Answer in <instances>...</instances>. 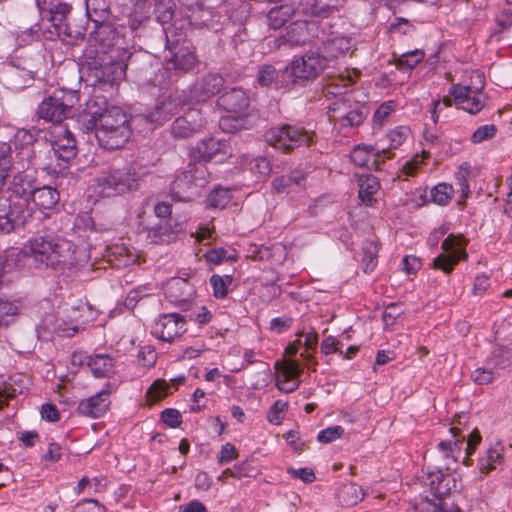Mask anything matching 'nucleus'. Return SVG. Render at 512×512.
<instances>
[{
	"label": "nucleus",
	"instance_id": "412c9836",
	"mask_svg": "<svg viewBox=\"0 0 512 512\" xmlns=\"http://www.w3.org/2000/svg\"><path fill=\"white\" fill-rule=\"evenodd\" d=\"M204 124L201 111L191 108L173 122L171 132L175 138H187L199 132Z\"/></svg>",
	"mask_w": 512,
	"mask_h": 512
},
{
	"label": "nucleus",
	"instance_id": "3c124183",
	"mask_svg": "<svg viewBox=\"0 0 512 512\" xmlns=\"http://www.w3.org/2000/svg\"><path fill=\"white\" fill-rule=\"evenodd\" d=\"M10 190L18 197H23L32 191L30 181L22 174H17L13 177Z\"/></svg>",
	"mask_w": 512,
	"mask_h": 512
},
{
	"label": "nucleus",
	"instance_id": "de8ad7c7",
	"mask_svg": "<svg viewBox=\"0 0 512 512\" xmlns=\"http://www.w3.org/2000/svg\"><path fill=\"white\" fill-rule=\"evenodd\" d=\"M232 201L229 189L217 188L208 196V206L215 209H224Z\"/></svg>",
	"mask_w": 512,
	"mask_h": 512
},
{
	"label": "nucleus",
	"instance_id": "a878e982",
	"mask_svg": "<svg viewBox=\"0 0 512 512\" xmlns=\"http://www.w3.org/2000/svg\"><path fill=\"white\" fill-rule=\"evenodd\" d=\"M30 196L35 207L45 215L54 209L60 199L59 192L50 186L33 189Z\"/></svg>",
	"mask_w": 512,
	"mask_h": 512
},
{
	"label": "nucleus",
	"instance_id": "09e8293b",
	"mask_svg": "<svg viewBox=\"0 0 512 512\" xmlns=\"http://www.w3.org/2000/svg\"><path fill=\"white\" fill-rule=\"evenodd\" d=\"M289 11L284 7H274L267 14V21L271 28L278 29L282 27L289 18Z\"/></svg>",
	"mask_w": 512,
	"mask_h": 512
},
{
	"label": "nucleus",
	"instance_id": "423d86ee",
	"mask_svg": "<svg viewBox=\"0 0 512 512\" xmlns=\"http://www.w3.org/2000/svg\"><path fill=\"white\" fill-rule=\"evenodd\" d=\"M79 101L77 91H58L45 98L38 107L40 118L53 123H61L71 113Z\"/></svg>",
	"mask_w": 512,
	"mask_h": 512
},
{
	"label": "nucleus",
	"instance_id": "0e129e2a",
	"mask_svg": "<svg viewBox=\"0 0 512 512\" xmlns=\"http://www.w3.org/2000/svg\"><path fill=\"white\" fill-rule=\"evenodd\" d=\"M494 375V371L490 368H478L473 372L472 378L479 385H488L493 382Z\"/></svg>",
	"mask_w": 512,
	"mask_h": 512
},
{
	"label": "nucleus",
	"instance_id": "2f4dec72",
	"mask_svg": "<svg viewBox=\"0 0 512 512\" xmlns=\"http://www.w3.org/2000/svg\"><path fill=\"white\" fill-rule=\"evenodd\" d=\"M472 174L473 169L468 162L460 164L455 172V180L461 191L459 204H463L471 193L469 181Z\"/></svg>",
	"mask_w": 512,
	"mask_h": 512
},
{
	"label": "nucleus",
	"instance_id": "1a4fd4ad",
	"mask_svg": "<svg viewBox=\"0 0 512 512\" xmlns=\"http://www.w3.org/2000/svg\"><path fill=\"white\" fill-rule=\"evenodd\" d=\"M466 245L467 241L462 235L450 234L442 242L441 248L443 252L434 259V267L446 274H450L460 260H467Z\"/></svg>",
	"mask_w": 512,
	"mask_h": 512
},
{
	"label": "nucleus",
	"instance_id": "ea45409f",
	"mask_svg": "<svg viewBox=\"0 0 512 512\" xmlns=\"http://www.w3.org/2000/svg\"><path fill=\"white\" fill-rule=\"evenodd\" d=\"M424 58L425 52L420 49H415L395 58V64L399 70H412L422 62Z\"/></svg>",
	"mask_w": 512,
	"mask_h": 512
},
{
	"label": "nucleus",
	"instance_id": "58836bf2",
	"mask_svg": "<svg viewBox=\"0 0 512 512\" xmlns=\"http://www.w3.org/2000/svg\"><path fill=\"white\" fill-rule=\"evenodd\" d=\"M297 334L301 335L302 344L301 346L304 348V351L301 352V357L306 360L308 363L314 360V353L316 351V347L318 344V333L315 330H310L308 332H298Z\"/></svg>",
	"mask_w": 512,
	"mask_h": 512
},
{
	"label": "nucleus",
	"instance_id": "2eb2a0df",
	"mask_svg": "<svg viewBox=\"0 0 512 512\" xmlns=\"http://www.w3.org/2000/svg\"><path fill=\"white\" fill-rule=\"evenodd\" d=\"M276 386L279 390L291 393L300 386L302 369L298 361L288 358L275 364Z\"/></svg>",
	"mask_w": 512,
	"mask_h": 512
},
{
	"label": "nucleus",
	"instance_id": "b1692460",
	"mask_svg": "<svg viewBox=\"0 0 512 512\" xmlns=\"http://www.w3.org/2000/svg\"><path fill=\"white\" fill-rule=\"evenodd\" d=\"M449 431L451 438L440 441L437 449L444 459L457 462L462 453L465 435L458 427H451Z\"/></svg>",
	"mask_w": 512,
	"mask_h": 512
},
{
	"label": "nucleus",
	"instance_id": "e433bc0d",
	"mask_svg": "<svg viewBox=\"0 0 512 512\" xmlns=\"http://www.w3.org/2000/svg\"><path fill=\"white\" fill-rule=\"evenodd\" d=\"M454 193L455 191L451 184L439 183L430 191L431 201L439 206H446L451 202Z\"/></svg>",
	"mask_w": 512,
	"mask_h": 512
},
{
	"label": "nucleus",
	"instance_id": "39448f33",
	"mask_svg": "<svg viewBox=\"0 0 512 512\" xmlns=\"http://www.w3.org/2000/svg\"><path fill=\"white\" fill-rule=\"evenodd\" d=\"M101 193L105 196L124 194L139 187V176L133 165L113 168L107 171L100 179Z\"/></svg>",
	"mask_w": 512,
	"mask_h": 512
},
{
	"label": "nucleus",
	"instance_id": "ddd939ff",
	"mask_svg": "<svg viewBox=\"0 0 512 512\" xmlns=\"http://www.w3.org/2000/svg\"><path fill=\"white\" fill-rule=\"evenodd\" d=\"M231 154L232 150L228 141L210 137L202 140L192 149L191 158L202 162L212 159L222 161Z\"/></svg>",
	"mask_w": 512,
	"mask_h": 512
},
{
	"label": "nucleus",
	"instance_id": "680f3d73",
	"mask_svg": "<svg viewBox=\"0 0 512 512\" xmlns=\"http://www.w3.org/2000/svg\"><path fill=\"white\" fill-rule=\"evenodd\" d=\"M250 170L254 174H258L260 176H267L271 172V165L267 158L256 157L250 163Z\"/></svg>",
	"mask_w": 512,
	"mask_h": 512
},
{
	"label": "nucleus",
	"instance_id": "338daca9",
	"mask_svg": "<svg viewBox=\"0 0 512 512\" xmlns=\"http://www.w3.org/2000/svg\"><path fill=\"white\" fill-rule=\"evenodd\" d=\"M496 22L502 29L512 26V2H507L496 18Z\"/></svg>",
	"mask_w": 512,
	"mask_h": 512
},
{
	"label": "nucleus",
	"instance_id": "5fc2aeb1",
	"mask_svg": "<svg viewBox=\"0 0 512 512\" xmlns=\"http://www.w3.org/2000/svg\"><path fill=\"white\" fill-rule=\"evenodd\" d=\"M497 132L494 124H487L480 126L471 136V141L475 144L481 143L485 140L492 139Z\"/></svg>",
	"mask_w": 512,
	"mask_h": 512
},
{
	"label": "nucleus",
	"instance_id": "6ab92c4d",
	"mask_svg": "<svg viewBox=\"0 0 512 512\" xmlns=\"http://www.w3.org/2000/svg\"><path fill=\"white\" fill-rule=\"evenodd\" d=\"M26 215L22 205L10 203L0 194V233L9 234L25 223Z\"/></svg>",
	"mask_w": 512,
	"mask_h": 512
},
{
	"label": "nucleus",
	"instance_id": "864d4df0",
	"mask_svg": "<svg viewBox=\"0 0 512 512\" xmlns=\"http://www.w3.org/2000/svg\"><path fill=\"white\" fill-rule=\"evenodd\" d=\"M18 314V307L7 300H0V325H7Z\"/></svg>",
	"mask_w": 512,
	"mask_h": 512
},
{
	"label": "nucleus",
	"instance_id": "7ed1b4c3",
	"mask_svg": "<svg viewBox=\"0 0 512 512\" xmlns=\"http://www.w3.org/2000/svg\"><path fill=\"white\" fill-rule=\"evenodd\" d=\"M328 67V58L316 51L294 57L285 67V74L293 84L305 86L316 80Z\"/></svg>",
	"mask_w": 512,
	"mask_h": 512
},
{
	"label": "nucleus",
	"instance_id": "0eeeda50",
	"mask_svg": "<svg viewBox=\"0 0 512 512\" xmlns=\"http://www.w3.org/2000/svg\"><path fill=\"white\" fill-rule=\"evenodd\" d=\"M166 48L168 53L164 57L168 70L187 73L198 64L195 47L188 41H170L167 36Z\"/></svg>",
	"mask_w": 512,
	"mask_h": 512
},
{
	"label": "nucleus",
	"instance_id": "4c0bfd02",
	"mask_svg": "<svg viewBox=\"0 0 512 512\" xmlns=\"http://www.w3.org/2000/svg\"><path fill=\"white\" fill-rule=\"evenodd\" d=\"M189 285L186 280L175 278L167 283L166 293L175 303L183 302L188 296Z\"/></svg>",
	"mask_w": 512,
	"mask_h": 512
},
{
	"label": "nucleus",
	"instance_id": "473e14b6",
	"mask_svg": "<svg viewBox=\"0 0 512 512\" xmlns=\"http://www.w3.org/2000/svg\"><path fill=\"white\" fill-rule=\"evenodd\" d=\"M380 184L373 175H366L360 178L359 197L366 205L371 206L375 202V195L379 191Z\"/></svg>",
	"mask_w": 512,
	"mask_h": 512
},
{
	"label": "nucleus",
	"instance_id": "a19ab883",
	"mask_svg": "<svg viewBox=\"0 0 512 512\" xmlns=\"http://www.w3.org/2000/svg\"><path fill=\"white\" fill-rule=\"evenodd\" d=\"M233 280V277L229 275H212L210 277V285L213 289L214 297L217 299H224L229 293Z\"/></svg>",
	"mask_w": 512,
	"mask_h": 512
},
{
	"label": "nucleus",
	"instance_id": "13d9d810",
	"mask_svg": "<svg viewBox=\"0 0 512 512\" xmlns=\"http://www.w3.org/2000/svg\"><path fill=\"white\" fill-rule=\"evenodd\" d=\"M342 343L334 336L325 337L320 345L321 352L325 355H330L334 353H338L339 355L343 354L342 351Z\"/></svg>",
	"mask_w": 512,
	"mask_h": 512
},
{
	"label": "nucleus",
	"instance_id": "8fccbe9b",
	"mask_svg": "<svg viewBox=\"0 0 512 512\" xmlns=\"http://www.w3.org/2000/svg\"><path fill=\"white\" fill-rule=\"evenodd\" d=\"M288 409V402L283 400H276L270 407L267 420L273 425H279L283 420V414Z\"/></svg>",
	"mask_w": 512,
	"mask_h": 512
},
{
	"label": "nucleus",
	"instance_id": "9d476101",
	"mask_svg": "<svg viewBox=\"0 0 512 512\" xmlns=\"http://www.w3.org/2000/svg\"><path fill=\"white\" fill-rule=\"evenodd\" d=\"M131 55L128 49L117 47L115 54L109 56V61L101 65L100 68L95 69L94 76L97 81L111 85L121 82L125 78L128 61Z\"/></svg>",
	"mask_w": 512,
	"mask_h": 512
},
{
	"label": "nucleus",
	"instance_id": "4be33fe9",
	"mask_svg": "<svg viewBox=\"0 0 512 512\" xmlns=\"http://www.w3.org/2000/svg\"><path fill=\"white\" fill-rule=\"evenodd\" d=\"M223 84L224 80L220 75L208 73L193 86V97L198 102H204L219 93Z\"/></svg>",
	"mask_w": 512,
	"mask_h": 512
},
{
	"label": "nucleus",
	"instance_id": "6e6d98bb",
	"mask_svg": "<svg viewBox=\"0 0 512 512\" xmlns=\"http://www.w3.org/2000/svg\"><path fill=\"white\" fill-rule=\"evenodd\" d=\"M344 429L340 425L328 427L318 433L317 439L321 443H331L342 437Z\"/></svg>",
	"mask_w": 512,
	"mask_h": 512
},
{
	"label": "nucleus",
	"instance_id": "393cba45",
	"mask_svg": "<svg viewBox=\"0 0 512 512\" xmlns=\"http://www.w3.org/2000/svg\"><path fill=\"white\" fill-rule=\"evenodd\" d=\"M218 105L227 113L243 114L248 109L249 99L242 89L233 88L218 98Z\"/></svg>",
	"mask_w": 512,
	"mask_h": 512
},
{
	"label": "nucleus",
	"instance_id": "20e7f679",
	"mask_svg": "<svg viewBox=\"0 0 512 512\" xmlns=\"http://www.w3.org/2000/svg\"><path fill=\"white\" fill-rule=\"evenodd\" d=\"M264 137L270 146L284 153H291L297 148L309 147L314 143V132L289 124L271 127Z\"/></svg>",
	"mask_w": 512,
	"mask_h": 512
},
{
	"label": "nucleus",
	"instance_id": "bf43d9fd",
	"mask_svg": "<svg viewBox=\"0 0 512 512\" xmlns=\"http://www.w3.org/2000/svg\"><path fill=\"white\" fill-rule=\"evenodd\" d=\"M161 420L169 427L176 428L182 423V415L177 409L167 408L161 413Z\"/></svg>",
	"mask_w": 512,
	"mask_h": 512
},
{
	"label": "nucleus",
	"instance_id": "c03bdc74",
	"mask_svg": "<svg viewBox=\"0 0 512 512\" xmlns=\"http://www.w3.org/2000/svg\"><path fill=\"white\" fill-rule=\"evenodd\" d=\"M411 130L408 126H398L387 132L386 138L389 142V150L392 153L393 149L399 148L410 137Z\"/></svg>",
	"mask_w": 512,
	"mask_h": 512
},
{
	"label": "nucleus",
	"instance_id": "bb28decb",
	"mask_svg": "<svg viewBox=\"0 0 512 512\" xmlns=\"http://www.w3.org/2000/svg\"><path fill=\"white\" fill-rule=\"evenodd\" d=\"M87 365L95 377H111L115 372L116 359L109 354H93L87 357Z\"/></svg>",
	"mask_w": 512,
	"mask_h": 512
},
{
	"label": "nucleus",
	"instance_id": "774afa93",
	"mask_svg": "<svg viewBox=\"0 0 512 512\" xmlns=\"http://www.w3.org/2000/svg\"><path fill=\"white\" fill-rule=\"evenodd\" d=\"M277 77V71L273 66L262 67L258 72V82L263 86H269Z\"/></svg>",
	"mask_w": 512,
	"mask_h": 512
},
{
	"label": "nucleus",
	"instance_id": "a18cd8bd",
	"mask_svg": "<svg viewBox=\"0 0 512 512\" xmlns=\"http://www.w3.org/2000/svg\"><path fill=\"white\" fill-rule=\"evenodd\" d=\"M71 11V6L67 3L61 2L56 5H54L50 9V21L53 23L55 28V33L60 36L61 29L64 24L66 16Z\"/></svg>",
	"mask_w": 512,
	"mask_h": 512
},
{
	"label": "nucleus",
	"instance_id": "c756f323",
	"mask_svg": "<svg viewBox=\"0 0 512 512\" xmlns=\"http://www.w3.org/2000/svg\"><path fill=\"white\" fill-rule=\"evenodd\" d=\"M503 459V447L501 444L496 443L490 446L485 454L479 460V470L482 474H488L500 464Z\"/></svg>",
	"mask_w": 512,
	"mask_h": 512
},
{
	"label": "nucleus",
	"instance_id": "f704fd0d",
	"mask_svg": "<svg viewBox=\"0 0 512 512\" xmlns=\"http://www.w3.org/2000/svg\"><path fill=\"white\" fill-rule=\"evenodd\" d=\"M431 486L435 496L442 498L457 489L455 479L449 474L438 473L431 476Z\"/></svg>",
	"mask_w": 512,
	"mask_h": 512
},
{
	"label": "nucleus",
	"instance_id": "79ce46f5",
	"mask_svg": "<svg viewBox=\"0 0 512 512\" xmlns=\"http://www.w3.org/2000/svg\"><path fill=\"white\" fill-rule=\"evenodd\" d=\"M396 103L393 100L383 102L374 112L373 129L381 130L387 123L391 114L395 111Z\"/></svg>",
	"mask_w": 512,
	"mask_h": 512
},
{
	"label": "nucleus",
	"instance_id": "f8f14e48",
	"mask_svg": "<svg viewBox=\"0 0 512 512\" xmlns=\"http://www.w3.org/2000/svg\"><path fill=\"white\" fill-rule=\"evenodd\" d=\"M187 331V321L179 313H169L159 316L155 321L152 334L158 339L173 342Z\"/></svg>",
	"mask_w": 512,
	"mask_h": 512
},
{
	"label": "nucleus",
	"instance_id": "c9c22d12",
	"mask_svg": "<svg viewBox=\"0 0 512 512\" xmlns=\"http://www.w3.org/2000/svg\"><path fill=\"white\" fill-rule=\"evenodd\" d=\"M246 113L232 114L227 113L222 116L219 121L220 128L227 133H236L247 128Z\"/></svg>",
	"mask_w": 512,
	"mask_h": 512
},
{
	"label": "nucleus",
	"instance_id": "603ef678",
	"mask_svg": "<svg viewBox=\"0 0 512 512\" xmlns=\"http://www.w3.org/2000/svg\"><path fill=\"white\" fill-rule=\"evenodd\" d=\"M429 157L428 152L423 151L421 155H415L411 160L407 161L403 166V172L407 176H415L422 166L425 164V160Z\"/></svg>",
	"mask_w": 512,
	"mask_h": 512
},
{
	"label": "nucleus",
	"instance_id": "5701e85b",
	"mask_svg": "<svg viewBox=\"0 0 512 512\" xmlns=\"http://www.w3.org/2000/svg\"><path fill=\"white\" fill-rule=\"evenodd\" d=\"M91 39L102 49L103 53L115 54L113 47L119 42V34L110 23H97Z\"/></svg>",
	"mask_w": 512,
	"mask_h": 512
},
{
	"label": "nucleus",
	"instance_id": "f3484780",
	"mask_svg": "<svg viewBox=\"0 0 512 512\" xmlns=\"http://www.w3.org/2000/svg\"><path fill=\"white\" fill-rule=\"evenodd\" d=\"M113 391L111 383H106L95 395L80 401L77 412L89 418H100L109 410L110 396Z\"/></svg>",
	"mask_w": 512,
	"mask_h": 512
},
{
	"label": "nucleus",
	"instance_id": "6e6552de",
	"mask_svg": "<svg viewBox=\"0 0 512 512\" xmlns=\"http://www.w3.org/2000/svg\"><path fill=\"white\" fill-rule=\"evenodd\" d=\"M329 120L340 130L359 127L365 119L364 107L352 104L348 99L337 98L328 106Z\"/></svg>",
	"mask_w": 512,
	"mask_h": 512
},
{
	"label": "nucleus",
	"instance_id": "69168bd1",
	"mask_svg": "<svg viewBox=\"0 0 512 512\" xmlns=\"http://www.w3.org/2000/svg\"><path fill=\"white\" fill-rule=\"evenodd\" d=\"M73 512H106V509L98 501L88 499L78 503Z\"/></svg>",
	"mask_w": 512,
	"mask_h": 512
},
{
	"label": "nucleus",
	"instance_id": "4d7b16f0",
	"mask_svg": "<svg viewBox=\"0 0 512 512\" xmlns=\"http://www.w3.org/2000/svg\"><path fill=\"white\" fill-rule=\"evenodd\" d=\"M377 262V247L376 245L370 244L369 247L364 249V255L362 258L364 272H372L377 266Z\"/></svg>",
	"mask_w": 512,
	"mask_h": 512
},
{
	"label": "nucleus",
	"instance_id": "37998d69",
	"mask_svg": "<svg viewBox=\"0 0 512 512\" xmlns=\"http://www.w3.org/2000/svg\"><path fill=\"white\" fill-rule=\"evenodd\" d=\"M338 496L343 505L352 506L361 501L364 494L362 488L357 484H348L342 487Z\"/></svg>",
	"mask_w": 512,
	"mask_h": 512
},
{
	"label": "nucleus",
	"instance_id": "f03ea898",
	"mask_svg": "<svg viewBox=\"0 0 512 512\" xmlns=\"http://www.w3.org/2000/svg\"><path fill=\"white\" fill-rule=\"evenodd\" d=\"M22 253L46 268L61 270L72 263L74 245L59 235H37L26 241Z\"/></svg>",
	"mask_w": 512,
	"mask_h": 512
},
{
	"label": "nucleus",
	"instance_id": "7c9ffc66",
	"mask_svg": "<svg viewBox=\"0 0 512 512\" xmlns=\"http://www.w3.org/2000/svg\"><path fill=\"white\" fill-rule=\"evenodd\" d=\"M180 98L169 96L156 106L155 112L151 114L152 121L163 123L170 119L172 115L178 112Z\"/></svg>",
	"mask_w": 512,
	"mask_h": 512
},
{
	"label": "nucleus",
	"instance_id": "f257e3e1",
	"mask_svg": "<svg viewBox=\"0 0 512 512\" xmlns=\"http://www.w3.org/2000/svg\"><path fill=\"white\" fill-rule=\"evenodd\" d=\"M80 118L84 129L94 130L99 144L106 149L123 147L132 134L128 115L119 107H109L101 96L87 101Z\"/></svg>",
	"mask_w": 512,
	"mask_h": 512
},
{
	"label": "nucleus",
	"instance_id": "c85d7f7f",
	"mask_svg": "<svg viewBox=\"0 0 512 512\" xmlns=\"http://www.w3.org/2000/svg\"><path fill=\"white\" fill-rule=\"evenodd\" d=\"M283 43L291 46H299L305 44L309 40V29L306 21H295L286 29V33L282 36Z\"/></svg>",
	"mask_w": 512,
	"mask_h": 512
},
{
	"label": "nucleus",
	"instance_id": "49530a36",
	"mask_svg": "<svg viewBox=\"0 0 512 512\" xmlns=\"http://www.w3.org/2000/svg\"><path fill=\"white\" fill-rule=\"evenodd\" d=\"M169 387V383L165 380H155L146 392V400L149 405H152L165 398L168 394Z\"/></svg>",
	"mask_w": 512,
	"mask_h": 512
},
{
	"label": "nucleus",
	"instance_id": "72a5a7b5",
	"mask_svg": "<svg viewBox=\"0 0 512 512\" xmlns=\"http://www.w3.org/2000/svg\"><path fill=\"white\" fill-rule=\"evenodd\" d=\"M352 49V41L348 37L340 36L329 39L324 43V51L327 54L328 60L330 58L336 59L345 55Z\"/></svg>",
	"mask_w": 512,
	"mask_h": 512
},
{
	"label": "nucleus",
	"instance_id": "4468645a",
	"mask_svg": "<svg viewBox=\"0 0 512 512\" xmlns=\"http://www.w3.org/2000/svg\"><path fill=\"white\" fill-rule=\"evenodd\" d=\"M209 173L205 164L200 160L190 162L180 175L173 182L172 190L179 194L191 186L203 187L208 182Z\"/></svg>",
	"mask_w": 512,
	"mask_h": 512
},
{
	"label": "nucleus",
	"instance_id": "e2e57ef3",
	"mask_svg": "<svg viewBox=\"0 0 512 512\" xmlns=\"http://www.w3.org/2000/svg\"><path fill=\"white\" fill-rule=\"evenodd\" d=\"M453 101L454 100L450 96H445L441 100L438 99L433 101L431 118L435 124L439 121L442 111L444 109L450 108L452 106Z\"/></svg>",
	"mask_w": 512,
	"mask_h": 512
},
{
	"label": "nucleus",
	"instance_id": "cd10ccee",
	"mask_svg": "<svg viewBox=\"0 0 512 512\" xmlns=\"http://www.w3.org/2000/svg\"><path fill=\"white\" fill-rule=\"evenodd\" d=\"M178 224L160 223L148 230L147 238L153 244L163 245L175 242L178 239Z\"/></svg>",
	"mask_w": 512,
	"mask_h": 512
},
{
	"label": "nucleus",
	"instance_id": "dca6fc26",
	"mask_svg": "<svg viewBox=\"0 0 512 512\" xmlns=\"http://www.w3.org/2000/svg\"><path fill=\"white\" fill-rule=\"evenodd\" d=\"M393 155L389 150H380L371 145L358 144L351 150L350 159L359 167L377 170L385 159H390Z\"/></svg>",
	"mask_w": 512,
	"mask_h": 512
},
{
	"label": "nucleus",
	"instance_id": "aec40b11",
	"mask_svg": "<svg viewBox=\"0 0 512 512\" xmlns=\"http://www.w3.org/2000/svg\"><path fill=\"white\" fill-rule=\"evenodd\" d=\"M50 143L56 157L69 161L76 155V142L73 134L64 126H56L50 132Z\"/></svg>",
	"mask_w": 512,
	"mask_h": 512
},
{
	"label": "nucleus",
	"instance_id": "052dcab7",
	"mask_svg": "<svg viewBox=\"0 0 512 512\" xmlns=\"http://www.w3.org/2000/svg\"><path fill=\"white\" fill-rule=\"evenodd\" d=\"M238 458V451L234 444L225 443L222 445L218 455V463L220 465L227 464Z\"/></svg>",
	"mask_w": 512,
	"mask_h": 512
},
{
	"label": "nucleus",
	"instance_id": "9b49d317",
	"mask_svg": "<svg viewBox=\"0 0 512 512\" xmlns=\"http://www.w3.org/2000/svg\"><path fill=\"white\" fill-rule=\"evenodd\" d=\"M497 345L488 360L493 369H504L512 360V324H501L495 333Z\"/></svg>",
	"mask_w": 512,
	"mask_h": 512
},
{
	"label": "nucleus",
	"instance_id": "a211bd4d",
	"mask_svg": "<svg viewBox=\"0 0 512 512\" xmlns=\"http://www.w3.org/2000/svg\"><path fill=\"white\" fill-rule=\"evenodd\" d=\"M450 96L459 109L470 114H477L485 106V97L480 92L472 91L469 86L454 84L449 89Z\"/></svg>",
	"mask_w": 512,
	"mask_h": 512
}]
</instances>
